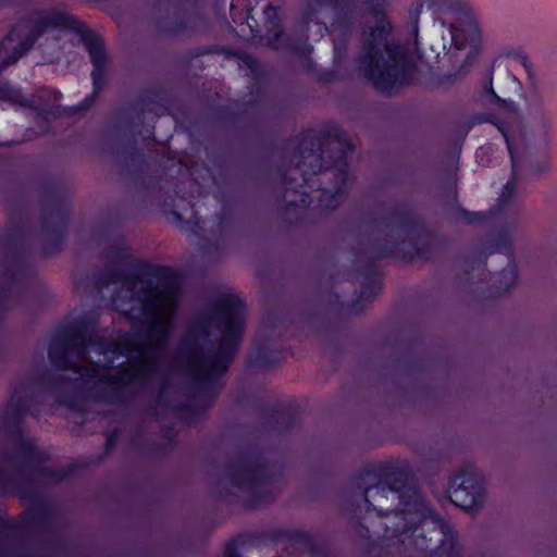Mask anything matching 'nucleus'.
Listing matches in <instances>:
<instances>
[{
  "instance_id": "f257e3e1",
  "label": "nucleus",
  "mask_w": 557,
  "mask_h": 557,
  "mask_svg": "<svg viewBox=\"0 0 557 557\" xmlns=\"http://www.w3.org/2000/svg\"><path fill=\"white\" fill-rule=\"evenodd\" d=\"M177 298V282L169 269L139 265L112 298L113 308L128 319H136V312L141 315L133 334L108 346L87 339L85 331L57 337L49 346V358L57 367L97 379L114 391L146 379L159 363Z\"/></svg>"
},
{
  "instance_id": "f03ea898",
  "label": "nucleus",
  "mask_w": 557,
  "mask_h": 557,
  "mask_svg": "<svg viewBox=\"0 0 557 557\" xmlns=\"http://www.w3.org/2000/svg\"><path fill=\"white\" fill-rule=\"evenodd\" d=\"M245 324V308L235 295L222 296L212 317L187 336L184 350L187 368L198 380L224 374L239 345Z\"/></svg>"
},
{
  "instance_id": "7ed1b4c3",
  "label": "nucleus",
  "mask_w": 557,
  "mask_h": 557,
  "mask_svg": "<svg viewBox=\"0 0 557 557\" xmlns=\"http://www.w3.org/2000/svg\"><path fill=\"white\" fill-rule=\"evenodd\" d=\"M362 18L366 24L359 55L362 75L381 91L411 82L417 72L414 55L389 40L392 26L387 16L373 9Z\"/></svg>"
},
{
  "instance_id": "20e7f679",
  "label": "nucleus",
  "mask_w": 557,
  "mask_h": 557,
  "mask_svg": "<svg viewBox=\"0 0 557 557\" xmlns=\"http://www.w3.org/2000/svg\"><path fill=\"white\" fill-rule=\"evenodd\" d=\"M321 146L322 143H319L318 145L313 141L307 143V140L302 143L300 161L297 163L296 168L288 170V173L285 174L284 184L287 191L296 188L295 183L298 180V176L301 177L304 183L308 184L311 182L310 176L315 175L321 171L323 153L318 152V150L321 149ZM323 146L338 150L339 156L335 160L334 169H325L321 172V182L329 181L331 177H334L336 183L333 187H323L319 189L318 191L320 193V196L318 197V200L324 209H335L342 199V187L345 186L347 182L345 156L346 152L352 150L354 146L350 144L347 136L338 129H334L332 134L327 135Z\"/></svg>"
},
{
  "instance_id": "39448f33",
  "label": "nucleus",
  "mask_w": 557,
  "mask_h": 557,
  "mask_svg": "<svg viewBox=\"0 0 557 557\" xmlns=\"http://www.w3.org/2000/svg\"><path fill=\"white\" fill-rule=\"evenodd\" d=\"M71 27L72 17L54 11L17 23L0 42V72L22 58L41 34L49 29ZM0 99L21 106L27 104L18 90L7 84H0Z\"/></svg>"
},
{
  "instance_id": "423d86ee",
  "label": "nucleus",
  "mask_w": 557,
  "mask_h": 557,
  "mask_svg": "<svg viewBox=\"0 0 557 557\" xmlns=\"http://www.w3.org/2000/svg\"><path fill=\"white\" fill-rule=\"evenodd\" d=\"M449 498L465 510H472L483 503V487L472 469L453 478L449 484Z\"/></svg>"
},
{
  "instance_id": "0eeeda50",
  "label": "nucleus",
  "mask_w": 557,
  "mask_h": 557,
  "mask_svg": "<svg viewBox=\"0 0 557 557\" xmlns=\"http://www.w3.org/2000/svg\"><path fill=\"white\" fill-rule=\"evenodd\" d=\"M329 13H333L336 16L335 22L331 25L332 35L338 37L345 36L349 29L348 20L356 17L346 5V0H308L304 11V17L307 21H311L318 15H326Z\"/></svg>"
},
{
  "instance_id": "6e6552de",
  "label": "nucleus",
  "mask_w": 557,
  "mask_h": 557,
  "mask_svg": "<svg viewBox=\"0 0 557 557\" xmlns=\"http://www.w3.org/2000/svg\"><path fill=\"white\" fill-rule=\"evenodd\" d=\"M83 40L95 66V71L91 73V76L95 85H97L107 60L103 42L95 35H86Z\"/></svg>"
},
{
  "instance_id": "1a4fd4ad",
  "label": "nucleus",
  "mask_w": 557,
  "mask_h": 557,
  "mask_svg": "<svg viewBox=\"0 0 557 557\" xmlns=\"http://www.w3.org/2000/svg\"><path fill=\"white\" fill-rule=\"evenodd\" d=\"M450 34L456 50L461 51L468 46H475L480 40L478 26L469 22L465 25H451Z\"/></svg>"
},
{
  "instance_id": "9d476101",
  "label": "nucleus",
  "mask_w": 557,
  "mask_h": 557,
  "mask_svg": "<svg viewBox=\"0 0 557 557\" xmlns=\"http://www.w3.org/2000/svg\"><path fill=\"white\" fill-rule=\"evenodd\" d=\"M230 12L235 24L243 26L246 23L250 29L251 37L256 38L258 36L259 29L256 28V21L251 16L249 0H232Z\"/></svg>"
},
{
  "instance_id": "9b49d317",
  "label": "nucleus",
  "mask_w": 557,
  "mask_h": 557,
  "mask_svg": "<svg viewBox=\"0 0 557 557\" xmlns=\"http://www.w3.org/2000/svg\"><path fill=\"white\" fill-rule=\"evenodd\" d=\"M389 491H392V490L387 488L383 485H375V486L369 487L364 492V499L369 505L373 506V508H376L377 505L373 504L371 498L375 499L376 496L385 497L386 493ZM379 507H381V505H379Z\"/></svg>"
},
{
  "instance_id": "f8f14e48",
  "label": "nucleus",
  "mask_w": 557,
  "mask_h": 557,
  "mask_svg": "<svg viewBox=\"0 0 557 557\" xmlns=\"http://www.w3.org/2000/svg\"><path fill=\"white\" fill-rule=\"evenodd\" d=\"M500 276L506 280V284H507L506 287L504 288V292H508L510 289V287H512L515 285L516 280H517V272H516L515 267L505 268L502 271Z\"/></svg>"
},
{
  "instance_id": "ddd939ff",
  "label": "nucleus",
  "mask_w": 557,
  "mask_h": 557,
  "mask_svg": "<svg viewBox=\"0 0 557 557\" xmlns=\"http://www.w3.org/2000/svg\"><path fill=\"white\" fill-rule=\"evenodd\" d=\"M264 16L265 18L272 24L273 26V29H274V40H277V38L280 37L281 35V30H277V26L273 23V21L276 18L277 16V11H276V8H274L273 5H268L264 10Z\"/></svg>"
},
{
  "instance_id": "4468645a",
  "label": "nucleus",
  "mask_w": 557,
  "mask_h": 557,
  "mask_svg": "<svg viewBox=\"0 0 557 557\" xmlns=\"http://www.w3.org/2000/svg\"><path fill=\"white\" fill-rule=\"evenodd\" d=\"M224 557H239L237 553V544L235 541H231L224 550Z\"/></svg>"
},
{
  "instance_id": "2eb2a0df",
  "label": "nucleus",
  "mask_w": 557,
  "mask_h": 557,
  "mask_svg": "<svg viewBox=\"0 0 557 557\" xmlns=\"http://www.w3.org/2000/svg\"><path fill=\"white\" fill-rule=\"evenodd\" d=\"M515 188H516V181L512 178V180L508 181L507 184L505 185L503 197H509L510 195H512L515 191Z\"/></svg>"
},
{
  "instance_id": "dca6fc26",
  "label": "nucleus",
  "mask_w": 557,
  "mask_h": 557,
  "mask_svg": "<svg viewBox=\"0 0 557 557\" xmlns=\"http://www.w3.org/2000/svg\"><path fill=\"white\" fill-rule=\"evenodd\" d=\"M243 480H239L237 483L239 485L244 484V481H250L253 479V471L251 469L242 470Z\"/></svg>"
},
{
  "instance_id": "f3484780",
  "label": "nucleus",
  "mask_w": 557,
  "mask_h": 557,
  "mask_svg": "<svg viewBox=\"0 0 557 557\" xmlns=\"http://www.w3.org/2000/svg\"><path fill=\"white\" fill-rule=\"evenodd\" d=\"M299 187L301 188V190L299 191V194L301 196L300 202L306 206L309 203L306 199L309 196V193L307 191V189L304 185H299Z\"/></svg>"
},
{
  "instance_id": "a211bd4d",
  "label": "nucleus",
  "mask_w": 557,
  "mask_h": 557,
  "mask_svg": "<svg viewBox=\"0 0 557 557\" xmlns=\"http://www.w3.org/2000/svg\"><path fill=\"white\" fill-rule=\"evenodd\" d=\"M409 491L411 492L410 497H413L414 506L420 505L422 499H421V496L419 495V493L413 488H409Z\"/></svg>"
},
{
  "instance_id": "6ab92c4d",
  "label": "nucleus",
  "mask_w": 557,
  "mask_h": 557,
  "mask_svg": "<svg viewBox=\"0 0 557 557\" xmlns=\"http://www.w3.org/2000/svg\"><path fill=\"white\" fill-rule=\"evenodd\" d=\"M119 258H120V259H122V260H126V259L128 258V252H127V250H125V249H124V250H121V251L119 252Z\"/></svg>"
},
{
  "instance_id": "aec40b11",
  "label": "nucleus",
  "mask_w": 557,
  "mask_h": 557,
  "mask_svg": "<svg viewBox=\"0 0 557 557\" xmlns=\"http://www.w3.org/2000/svg\"><path fill=\"white\" fill-rule=\"evenodd\" d=\"M422 529L424 530L425 527H428L429 524H434L435 522L433 520H428L426 518H424L422 521Z\"/></svg>"
},
{
  "instance_id": "412c9836",
  "label": "nucleus",
  "mask_w": 557,
  "mask_h": 557,
  "mask_svg": "<svg viewBox=\"0 0 557 557\" xmlns=\"http://www.w3.org/2000/svg\"><path fill=\"white\" fill-rule=\"evenodd\" d=\"M470 59H472V54L469 53L467 54L465 61H463V64L461 65V70H465V65L469 63Z\"/></svg>"
},
{
  "instance_id": "4be33fe9",
  "label": "nucleus",
  "mask_w": 557,
  "mask_h": 557,
  "mask_svg": "<svg viewBox=\"0 0 557 557\" xmlns=\"http://www.w3.org/2000/svg\"><path fill=\"white\" fill-rule=\"evenodd\" d=\"M505 138H506L507 147H508V150L510 152L511 159H513L512 148H511V145L509 143V139L507 138L506 135H505Z\"/></svg>"
},
{
  "instance_id": "5701e85b",
  "label": "nucleus",
  "mask_w": 557,
  "mask_h": 557,
  "mask_svg": "<svg viewBox=\"0 0 557 557\" xmlns=\"http://www.w3.org/2000/svg\"><path fill=\"white\" fill-rule=\"evenodd\" d=\"M522 64L527 69V71L529 72L530 71V64H529V61H528L527 58L522 59Z\"/></svg>"
},
{
  "instance_id": "b1692460",
  "label": "nucleus",
  "mask_w": 557,
  "mask_h": 557,
  "mask_svg": "<svg viewBox=\"0 0 557 557\" xmlns=\"http://www.w3.org/2000/svg\"><path fill=\"white\" fill-rule=\"evenodd\" d=\"M404 511H405V512H406V511H407V512H410V511H411V509H410V508H404Z\"/></svg>"
},
{
  "instance_id": "393cba45",
  "label": "nucleus",
  "mask_w": 557,
  "mask_h": 557,
  "mask_svg": "<svg viewBox=\"0 0 557 557\" xmlns=\"http://www.w3.org/2000/svg\"><path fill=\"white\" fill-rule=\"evenodd\" d=\"M268 44H269V45H271V46H273V45H274L273 40H271V39H269V42H268Z\"/></svg>"
}]
</instances>
